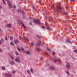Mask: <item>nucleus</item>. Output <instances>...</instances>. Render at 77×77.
Returning <instances> with one entry per match:
<instances>
[{
	"label": "nucleus",
	"mask_w": 77,
	"mask_h": 77,
	"mask_svg": "<svg viewBox=\"0 0 77 77\" xmlns=\"http://www.w3.org/2000/svg\"><path fill=\"white\" fill-rule=\"evenodd\" d=\"M0 52H2V49H0Z\"/></svg>",
	"instance_id": "864d4df0"
},
{
	"label": "nucleus",
	"mask_w": 77,
	"mask_h": 77,
	"mask_svg": "<svg viewBox=\"0 0 77 77\" xmlns=\"http://www.w3.org/2000/svg\"><path fill=\"white\" fill-rule=\"evenodd\" d=\"M1 8H2V7H1V6H0V9H1Z\"/></svg>",
	"instance_id": "680f3d73"
},
{
	"label": "nucleus",
	"mask_w": 77,
	"mask_h": 77,
	"mask_svg": "<svg viewBox=\"0 0 77 77\" xmlns=\"http://www.w3.org/2000/svg\"><path fill=\"white\" fill-rule=\"evenodd\" d=\"M46 29L47 30H51V28H50V26H47V28H46Z\"/></svg>",
	"instance_id": "1a4fd4ad"
},
{
	"label": "nucleus",
	"mask_w": 77,
	"mask_h": 77,
	"mask_svg": "<svg viewBox=\"0 0 77 77\" xmlns=\"http://www.w3.org/2000/svg\"><path fill=\"white\" fill-rule=\"evenodd\" d=\"M45 54H48V53L47 52H45Z\"/></svg>",
	"instance_id": "a18cd8bd"
},
{
	"label": "nucleus",
	"mask_w": 77,
	"mask_h": 77,
	"mask_svg": "<svg viewBox=\"0 0 77 77\" xmlns=\"http://www.w3.org/2000/svg\"><path fill=\"white\" fill-rule=\"evenodd\" d=\"M21 49L22 50V52H24L25 51L24 48H21Z\"/></svg>",
	"instance_id": "b1692460"
},
{
	"label": "nucleus",
	"mask_w": 77,
	"mask_h": 77,
	"mask_svg": "<svg viewBox=\"0 0 77 77\" xmlns=\"http://www.w3.org/2000/svg\"><path fill=\"white\" fill-rule=\"evenodd\" d=\"M44 9H43L42 10V12H44Z\"/></svg>",
	"instance_id": "4d7b16f0"
},
{
	"label": "nucleus",
	"mask_w": 77,
	"mask_h": 77,
	"mask_svg": "<svg viewBox=\"0 0 77 77\" xmlns=\"http://www.w3.org/2000/svg\"><path fill=\"white\" fill-rule=\"evenodd\" d=\"M35 45H40V44L39 43V42H37L36 44Z\"/></svg>",
	"instance_id": "5701e85b"
},
{
	"label": "nucleus",
	"mask_w": 77,
	"mask_h": 77,
	"mask_svg": "<svg viewBox=\"0 0 77 77\" xmlns=\"http://www.w3.org/2000/svg\"><path fill=\"white\" fill-rule=\"evenodd\" d=\"M14 42L15 44H17V43H18L19 42H18V40H14Z\"/></svg>",
	"instance_id": "9d476101"
},
{
	"label": "nucleus",
	"mask_w": 77,
	"mask_h": 77,
	"mask_svg": "<svg viewBox=\"0 0 77 77\" xmlns=\"http://www.w3.org/2000/svg\"><path fill=\"white\" fill-rule=\"evenodd\" d=\"M2 70H5V67L4 66H2Z\"/></svg>",
	"instance_id": "6ab92c4d"
},
{
	"label": "nucleus",
	"mask_w": 77,
	"mask_h": 77,
	"mask_svg": "<svg viewBox=\"0 0 77 77\" xmlns=\"http://www.w3.org/2000/svg\"><path fill=\"white\" fill-rule=\"evenodd\" d=\"M63 56H65V54H63Z\"/></svg>",
	"instance_id": "052dcab7"
},
{
	"label": "nucleus",
	"mask_w": 77,
	"mask_h": 77,
	"mask_svg": "<svg viewBox=\"0 0 77 77\" xmlns=\"http://www.w3.org/2000/svg\"><path fill=\"white\" fill-rule=\"evenodd\" d=\"M6 1H8V0H6Z\"/></svg>",
	"instance_id": "774afa93"
},
{
	"label": "nucleus",
	"mask_w": 77,
	"mask_h": 77,
	"mask_svg": "<svg viewBox=\"0 0 77 77\" xmlns=\"http://www.w3.org/2000/svg\"><path fill=\"white\" fill-rule=\"evenodd\" d=\"M32 8L33 10H34L35 11H36V9L35 8V7H34V6H32Z\"/></svg>",
	"instance_id": "f3484780"
},
{
	"label": "nucleus",
	"mask_w": 77,
	"mask_h": 77,
	"mask_svg": "<svg viewBox=\"0 0 77 77\" xmlns=\"http://www.w3.org/2000/svg\"><path fill=\"white\" fill-rule=\"evenodd\" d=\"M36 49L37 50V51H38L39 49L38 48H37Z\"/></svg>",
	"instance_id": "09e8293b"
},
{
	"label": "nucleus",
	"mask_w": 77,
	"mask_h": 77,
	"mask_svg": "<svg viewBox=\"0 0 77 77\" xmlns=\"http://www.w3.org/2000/svg\"><path fill=\"white\" fill-rule=\"evenodd\" d=\"M74 52L75 53H77V50L75 49V50H74Z\"/></svg>",
	"instance_id": "bb28decb"
},
{
	"label": "nucleus",
	"mask_w": 77,
	"mask_h": 77,
	"mask_svg": "<svg viewBox=\"0 0 77 77\" xmlns=\"http://www.w3.org/2000/svg\"><path fill=\"white\" fill-rule=\"evenodd\" d=\"M10 43L11 45H14V43H13V42H11Z\"/></svg>",
	"instance_id": "c9c22d12"
},
{
	"label": "nucleus",
	"mask_w": 77,
	"mask_h": 77,
	"mask_svg": "<svg viewBox=\"0 0 77 77\" xmlns=\"http://www.w3.org/2000/svg\"><path fill=\"white\" fill-rule=\"evenodd\" d=\"M9 56H10V57H12V55H11V54H9Z\"/></svg>",
	"instance_id": "49530a36"
},
{
	"label": "nucleus",
	"mask_w": 77,
	"mask_h": 77,
	"mask_svg": "<svg viewBox=\"0 0 77 77\" xmlns=\"http://www.w3.org/2000/svg\"><path fill=\"white\" fill-rule=\"evenodd\" d=\"M27 73L28 74H30V71L29 70L27 71Z\"/></svg>",
	"instance_id": "7c9ffc66"
},
{
	"label": "nucleus",
	"mask_w": 77,
	"mask_h": 77,
	"mask_svg": "<svg viewBox=\"0 0 77 77\" xmlns=\"http://www.w3.org/2000/svg\"><path fill=\"white\" fill-rule=\"evenodd\" d=\"M15 61L16 62H18V63H20L21 62V61H20V59H19V57H16L15 59Z\"/></svg>",
	"instance_id": "20e7f679"
},
{
	"label": "nucleus",
	"mask_w": 77,
	"mask_h": 77,
	"mask_svg": "<svg viewBox=\"0 0 77 77\" xmlns=\"http://www.w3.org/2000/svg\"><path fill=\"white\" fill-rule=\"evenodd\" d=\"M42 29H44V27L43 26H42Z\"/></svg>",
	"instance_id": "de8ad7c7"
},
{
	"label": "nucleus",
	"mask_w": 77,
	"mask_h": 77,
	"mask_svg": "<svg viewBox=\"0 0 77 77\" xmlns=\"http://www.w3.org/2000/svg\"><path fill=\"white\" fill-rule=\"evenodd\" d=\"M29 19H31L32 18V17H29Z\"/></svg>",
	"instance_id": "bf43d9fd"
},
{
	"label": "nucleus",
	"mask_w": 77,
	"mask_h": 77,
	"mask_svg": "<svg viewBox=\"0 0 77 77\" xmlns=\"http://www.w3.org/2000/svg\"><path fill=\"white\" fill-rule=\"evenodd\" d=\"M65 8H66V9L67 10V9H68V7L66 6Z\"/></svg>",
	"instance_id": "473e14b6"
},
{
	"label": "nucleus",
	"mask_w": 77,
	"mask_h": 77,
	"mask_svg": "<svg viewBox=\"0 0 77 77\" xmlns=\"http://www.w3.org/2000/svg\"><path fill=\"white\" fill-rule=\"evenodd\" d=\"M31 46H33V43H31Z\"/></svg>",
	"instance_id": "e433bc0d"
},
{
	"label": "nucleus",
	"mask_w": 77,
	"mask_h": 77,
	"mask_svg": "<svg viewBox=\"0 0 77 77\" xmlns=\"http://www.w3.org/2000/svg\"><path fill=\"white\" fill-rule=\"evenodd\" d=\"M17 12H19L20 13L21 12V10L19 9H17Z\"/></svg>",
	"instance_id": "aec40b11"
},
{
	"label": "nucleus",
	"mask_w": 77,
	"mask_h": 77,
	"mask_svg": "<svg viewBox=\"0 0 77 77\" xmlns=\"http://www.w3.org/2000/svg\"><path fill=\"white\" fill-rule=\"evenodd\" d=\"M30 71H31V72H32V74H33V69H32L31 68Z\"/></svg>",
	"instance_id": "cd10ccee"
},
{
	"label": "nucleus",
	"mask_w": 77,
	"mask_h": 77,
	"mask_svg": "<svg viewBox=\"0 0 77 77\" xmlns=\"http://www.w3.org/2000/svg\"><path fill=\"white\" fill-rule=\"evenodd\" d=\"M47 49L48 51H50V49L48 48H47Z\"/></svg>",
	"instance_id": "4c0bfd02"
},
{
	"label": "nucleus",
	"mask_w": 77,
	"mask_h": 77,
	"mask_svg": "<svg viewBox=\"0 0 77 77\" xmlns=\"http://www.w3.org/2000/svg\"><path fill=\"white\" fill-rule=\"evenodd\" d=\"M54 62H59L60 63H61V60H54Z\"/></svg>",
	"instance_id": "6e6552de"
},
{
	"label": "nucleus",
	"mask_w": 77,
	"mask_h": 77,
	"mask_svg": "<svg viewBox=\"0 0 77 77\" xmlns=\"http://www.w3.org/2000/svg\"><path fill=\"white\" fill-rule=\"evenodd\" d=\"M51 7L52 9H53V5H51Z\"/></svg>",
	"instance_id": "ea45409f"
},
{
	"label": "nucleus",
	"mask_w": 77,
	"mask_h": 77,
	"mask_svg": "<svg viewBox=\"0 0 77 77\" xmlns=\"http://www.w3.org/2000/svg\"><path fill=\"white\" fill-rule=\"evenodd\" d=\"M33 21L35 23L37 24L38 25L41 24V22L39 20L36 19L35 20H34Z\"/></svg>",
	"instance_id": "f03ea898"
},
{
	"label": "nucleus",
	"mask_w": 77,
	"mask_h": 77,
	"mask_svg": "<svg viewBox=\"0 0 77 77\" xmlns=\"http://www.w3.org/2000/svg\"><path fill=\"white\" fill-rule=\"evenodd\" d=\"M40 60H43V58H42V57H40Z\"/></svg>",
	"instance_id": "c85d7f7f"
},
{
	"label": "nucleus",
	"mask_w": 77,
	"mask_h": 77,
	"mask_svg": "<svg viewBox=\"0 0 77 77\" xmlns=\"http://www.w3.org/2000/svg\"><path fill=\"white\" fill-rule=\"evenodd\" d=\"M17 50L19 51H20L21 50H20V48H19L18 47L17 48Z\"/></svg>",
	"instance_id": "393cba45"
},
{
	"label": "nucleus",
	"mask_w": 77,
	"mask_h": 77,
	"mask_svg": "<svg viewBox=\"0 0 77 77\" xmlns=\"http://www.w3.org/2000/svg\"><path fill=\"white\" fill-rule=\"evenodd\" d=\"M1 42H2V43H3V42H5V40L3 38H2Z\"/></svg>",
	"instance_id": "412c9836"
},
{
	"label": "nucleus",
	"mask_w": 77,
	"mask_h": 77,
	"mask_svg": "<svg viewBox=\"0 0 77 77\" xmlns=\"http://www.w3.org/2000/svg\"><path fill=\"white\" fill-rule=\"evenodd\" d=\"M25 53L27 54L28 55H30V53L29 51H26L25 52Z\"/></svg>",
	"instance_id": "f8f14e48"
},
{
	"label": "nucleus",
	"mask_w": 77,
	"mask_h": 77,
	"mask_svg": "<svg viewBox=\"0 0 77 77\" xmlns=\"http://www.w3.org/2000/svg\"><path fill=\"white\" fill-rule=\"evenodd\" d=\"M61 9L62 8L60 7V4L59 3L58 4V7L57 8L54 10V11L55 12H57V14H58V13H59V12L60 11H61Z\"/></svg>",
	"instance_id": "f257e3e1"
},
{
	"label": "nucleus",
	"mask_w": 77,
	"mask_h": 77,
	"mask_svg": "<svg viewBox=\"0 0 77 77\" xmlns=\"http://www.w3.org/2000/svg\"><path fill=\"white\" fill-rule=\"evenodd\" d=\"M66 72L67 74L68 75H69V73L68 72L66 71Z\"/></svg>",
	"instance_id": "79ce46f5"
},
{
	"label": "nucleus",
	"mask_w": 77,
	"mask_h": 77,
	"mask_svg": "<svg viewBox=\"0 0 77 77\" xmlns=\"http://www.w3.org/2000/svg\"><path fill=\"white\" fill-rule=\"evenodd\" d=\"M18 23H19V24H20V23H21V24H22V25L24 27V29H26V26H24V25L23 23H22L21 22L19 21L18 22Z\"/></svg>",
	"instance_id": "0eeeda50"
},
{
	"label": "nucleus",
	"mask_w": 77,
	"mask_h": 77,
	"mask_svg": "<svg viewBox=\"0 0 77 77\" xmlns=\"http://www.w3.org/2000/svg\"><path fill=\"white\" fill-rule=\"evenodd\" d=\"M3 1L4 5H6V3H5V1L4 0H3Z\"/></svg>",
	"instance_id": "72a5a7b5"
},
{
	"label": "nucleus",
	"mask_w": 77,
	"mask_h": 77,
	"mask_svg": "<svg viewBox=\"0 0 77 77\" xmlns=\"http://www.w3.org/2000/svg\"><path fill=\"white\" fill-rule=\"evenodd\" d=\"M52 54H55V53H54V52H52Z\"/></svg>",
	"instance_id": "8fccbe9b"
},
{
	"label": "nucleus",
	"mask_w": 77,
	"mask_h": 77,
	"mask_svg": "<svg viewBox=\"0 0 77 77\" xmlns=\"http://www.w3.org/2000/svg\"><path fill=\"white\" fill-rule=\"evenodd\" d=\"M38 3H41V1H38Z\"/></svg>",
	"instance_id": "13d9d810"
},
{
	"label": "nucleus",
	"mask_w": 77,
	"mask_h": 77,
	"mask_svg": "<svg viewBox=\"0 0 77 77\" xmlns=\"http://www.w3.org/2000/svg\"><path fill=\"white\" fill-rule=\"evenodd\" d=\"M2 44V42L1 40H0V45H1Z\"/></svg>",
	"instance_id": "37998d69"
},
{
	"label": "nucleus",
	"mask_w": 77,
	"mask_h": 77,
	"mask_svg": "<svg viewBox=\"0 0 77 77\" xmlns=\"http://www.w3.org/2000/svg\"><path fill=\"white\" fill-rule=\"evenodd\" d=\"M19 38L20 39H21V38H22V37H21V36H19Z\"/></svg>",
	"instance_id": "c03bdc74"
},
{
	"label": "nucleus",
	"mask_w": 77,
	"mask_h": 77,
	"mask_svg": "<svg viewBox=\"0 0 77 77\" xmlns=\"http://www.w3.org/2000/svg\"><path fill=\"white\" fill-rule=\"evenodd\" d=\"M5 40H6V41H7L8 40V38H7V37H5Z\"/></svg>",
	"instance_id": "58836bf2"
},
{
	"label": "nucleus",
	"mask_w": 77,
	"mask_h": 77,
	"mask_svg": "<svg viewBox=\"0 0 77 77\" xmlns=\"http://www.w3.org/2000/svg\"><path fill=\"white\" fill-rule=\"evenodd\" d=\"M26 40H27V41H28V42L29 41V39H27V38H26Z\"/></svg>",
	"instance_id": "603ef678"
},
{
	"label": "nucleus",
	"mask_w": 77,
	"mask_h": 77,
	"mask_svg": "<svg viewBox=\"0 0 77 77\" xmlns=\"http://www.w3.org/2000/svg\"><path fill=\"white\" fill-rule=\"evenodd\" d=\"M10 40H12V37L11 36L10 37Z\"/></svg>",
	"instance_id": "f704fd0d"
},
{
	"label": "nucleus",
	"mask_w": 77,
	"mask_h": 77,
	"mask_svg": "<svg viewBox=\"0 0 77 77\" xmlns=\"http://www.w3.org/2000/svg\"><path fill=\"white\" fill-rule=\"evenodd\" d=\"M51 70L53 71L54 69V66H51L50 68Z\"/></svg>",
	"instance_id": "ddd939ff"
},
{
	"label": "nucleus",
	"mask_w": 77,
	"mask_h": 77,
	"mask_svg": "<svg viewBox=\"0 0 77 77\" xmlns=\"http://www.w3.org/2000/svg\"><path fill=\"white\" fill-rule=\"evenodd\" d=\"M22 18L23 19H24L25 18V17L24 16V14H23Z\"/></svg>",
	"instance_id": "a878e982"
},
{
	"label": "nucleus",
	"mask_w": 77,
	"mask_h": 77,
	"mask_svg": "<svg viewBox=\"0 0 77 77\" xmlns=\"http://www.w3.org/2000/svg\"><path fill=\"white\" fill-rule=\"evenodd\" d=\"M49 20H51V21H53V18L52 17H49Z\"/></svg>",
	"instance_id": "a211bd4d"
},
{
	"label": "nucleus",
	"mask_w": 77,
	"mask_h": 77,
	"mask_svg": "<svg viewBox=\"0 0 77 77\" xmlns=\"http://www.w3.org/2000/svg\"><path fill=\"white\" fill-rule=\"evenodd\" d=\"M7 26H8V28H10L11 27V24H8L7 25Z\"/></svg>",
	"instance_id": "dca6fc26"
},
{
	"label": "nucleus",
	"mask_w": 77,
	"mask_h": 77,
	"mask_svg": "<svg viewBox=\"0 0 77 77\" xmlns=\"http://www.w3.org/2000/svg\"><path fill=\"white\" fill-rule=\"evenodd\" d=\"M20 0L21 1H22V0Z\"/></svg>",
	"instance_id": "338daca9"
},
{
	"label": "nucleus",
	"mask_w": 77,
	"mask_h": 77,
	"mask_svg": "<svg viewBox=\"0 0 77 77\" xmlns=\"http://www.w3.org/2000/svg\"><path fill=\"white\" fill-rule=\"evenodd\" d=\"M12 74H15V71L14 70H13L12 71Z\"/></svg>",
	"instance_id": "c756f323"
},
{
	"label": "nucleus",
	"mask_w": 77,
	"mask_h": 77,
	"mask_svg": "<svg viewBox=\"0 0 77 77\" xmlns=\"http://www.w3.org/2000/svg\"><path fill=\"white\" fill-rule=\"evenodd\" d=\"M15 53L16 54V55H18V52L17 51H15Z\"/></svg>",
	"instance_id": "4be33fe9"
},
{
	"label": "nucleus",
	"mask_w": 77,
	"mask_h": 77,
	"mask_svg": "<svg viewBox=\"0 0 77 77\" xmlns=\"http://www.w3.org/2000/svg\"><path fill=\"white\" fill-rule=\"evenodd\" d=\"M10 63L11 65H14V62L12 60H11L10 61Z\"/></svg>",
	"instance_id": "9b49d317"
},
{
	"label": "nucleus",
	"mask_w": 77,
	"mask_h": 77,
	"mask_svg": "<svg viewBox=\"0 0 77 77\" xmlns=\"http://www.w3.org/2000/svg\"><path fill=\"white\" fill-rule=\"evenodd\" d=\"M66 42H67L68 43H70V44H72V42H71L70 40H68V39L66 40Z\"/></svg>",
	"instance_id": "4468645a"
},
{
	"label": "nucleus",
	"mask_w": 77,
	"mask_h": 77,
	"mask_svg": "<svg viewBox=\"0 0 77 77\" xmlns=\"http://www.w3.org/2000/svg\"><path fill=\"white\" fill-rule=\"evenodd\" d=\"M36 36H37V38H40V37H39V35H37Z\"/></svg>",
	"instance_id": "a19ab883"
},
{
	"label": "nucleus",
	"mask_w": 77,
	"mask_h": 77,
	"mask_svg": "<svg viewBox=\"0 0 77 77\" xmlns=\"http://www.w3.org/2000/svg\"><path fill=\"white\" fill-rule=\"evenodd\" d=\"M7 3L8 5L9 6V8H12V5H11V4L10 2L9 1H8L7 2Z\"/></svg>",
	"instance_id": "423d86ee"
},
{
	"label": "nucleus",
	"mask_w": 77,
	"mask_h": 77,
	"mask_svg": "<svg viewBox=\"0 0 77 77\" xmlns=\"http://www.w3.org/2000/svg\"><path fill=\"white\" fill-rule=\"evenodd\" d=\"M14 8H16V7L15 6V5H14Z\"/></svg>",
	"instance_id": "3c124183"
},
{
	"label": "nucleus",
	"mask_w": 77,
	"mask_h": 77,
	"mask_svg": "<svg viewBox=\"0 0 77 77\" xmlns=\"http://www.w3.org/2000/svg\"><path fill=\"white\" fill-rule=\"evenodd\" d=\"M66 0L67 2H68V0Z\"/></svg>",
	"instance_id": "69168bd1"
},
{
	"label": "nucleus",
	"mask_w": 77,
	"mask_h": 77,
	"mask_svg": "<svg viewBox=\"0 0 77 77\" xmlns=\"http://www.w3.org/2000/svg\"><path fill=\"white\" fill-rule=\"evenodd\" d=\"M29 24H30V25H32V23H29Z\"/></svg>",
	"instance_id": "6e6d98bb"
},
{
	"label": "nucleus",
	"mask_w": 77,
	"mask_h": 77,
	"mask_svg": "<svg viewBox=\"0 0 77 77\" xmlns=\"http://www.w3.org/2000/svg\"><path fill=\"white\" fill-rule=\"evenodd\" d=\"M4 75L5 77H11V74H9L8 73H5L4 74Z\"/></svg>",
	"instance_id": "39448f33"
},
{
	"label": "nucleus",
	"mask_w": 77,
	"mask_h": 77,
	"mask_svg": "<svg viewBox=\"0 0 77 77\" xmlns=\"http://www.w3.org/2000/svg\"><path fill=\"white\" fill-rule=\"evenodd\" d=\"M75 0H70L71 2H73V1H74Z\"/></svg>",
	"instance_id": "5fc2aeb1"
},
{
	"label": "nucleus",
	"mask_w": 77,
	"mask_h": 77,
	"mask_svg": "<svg viewBox=\"0 0 77 77\" xmlns=\"http://www.w3.org/2000/svg\"><path fill=\"white\" fill-rule=\"evenodd\" d=\"M12 60H14V57H13L12 56L11 57H10Z\"/></svg>",
	"instance_id": "2f4dec72"
},
{
	"label": "nucleus",
	"mask_w": 77,
	"mask_h": 77,
	"mask_svg": "<svg viewBox=\"0 0 77 77\" xmlns=\"http://www.w3.org/2000/svg\"><path fill=\"white\" fill-rule=\"evenodd\" d=\"M45 18H47V17L46 16L45 17Z\"/></svg>",
	"instance_id": "e2e57ef3"
},
{
	"label": "nucleus",
	"mask_w": 77,
	"mask_h": 77,
	"mask_svg": "<svg viewBox=\"0 0 77 77\" xmlns=\"http://www.w3.org/2000/svg\"><path fill=\"white\" fill-rule=\"evenodd\" d=\"M29 77H31V76H29Z\"/></svg>",
	"instance_id": "0e129e2a"
},
{
	"label": "nucleus",
	"mask_w": 77,
	"mask_h": 77,
	"mask_svg": "<svg viewBox=\"0 0 77 77\" xmlns=\"http://www.w3.org/2000/svg\"><path fill=\"white\" fill-rule=\"evenodd\" d=\"M71 66L69 65V64L68 63L66 62V68H67V69H69L70 68Z\"/></svg>",
	"instance_id": "7ed1b4c3"
},
{
	"label": "nucleus",
	"mask_w": 77,
	"mask_h": 77,
	"mask_svg": "<svg viewBox=\"0 0 77 77\" xmlns=\"http://www.w3.org/2000/svg\"><path fill=\"white\" fill-rule=\"evenodd\" d=\"M63 15H66V11H64L63 12Z\"/></svg>",
	"instance_id": "2eb2a0df"
}]
</instances>
